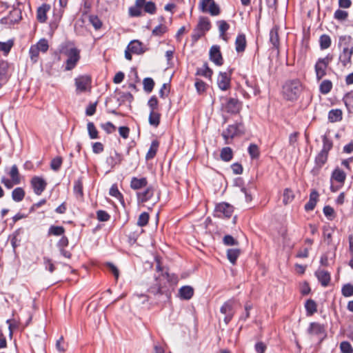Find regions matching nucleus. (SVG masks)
Returning <instances> with one entry per match:
<instances>
[{"label":"nucleus","mask_w":353,"mask_h":353,"mask_svg":"<svg viewBox=\"0 0 353 353\" xmlns=\"http://www.w3.org/2000/svg\"><path fill=\"white\" fill-rule=\"evenodd\" d=\"M303 90V86L300 81L295 79L285 82L283 87V93L284 97L289 101H296L298 99Z\"/></svg>","instance_id":"1"},{"label":"nucleus","mask_w":353,"mask_h":353,"mask_svg":"<svg viewBox=\"0 0 353 353\" xmlns=\"http://www.w3.org/2000/svg\"><path fill=\"white\" fill-rule=\"evenodd\" d=\"M245 128L242 123H235L229 125L228 128L223 131L221 135L225 144H230L234 138L240 137L244 134Z\"/></svg>","instance_id":"2"},{"label":"nucleus","mask_w":353,"mask_h":353,"mask_svg":"<svg viewBox=\"0 0 353 353\" xmlns=\"http://www.w3.org/2000/svg\"><path fill=\"white\" fill-rule=\"evenodd\" d=\"M332 60V57L327 54L323 58H319L315 65L314 70L316 73V77L318 81L321 80L326 74V70Z\"/></svg>","instance_id":"3"},{"label":"nucleus","mask_w":353,"mask_h":353,"mask_svg":"<svg viewBox=\"0 0 353 353\" xmlns=\"http://www.w3.org/2000/svg\"><path fill=\"white\" fill-rule=\"evenodd\" d=\"M80 52L75 48H71L65 52V54L68 57L66 61L65 70H70L73 69L77 65V62L80 59Z\"/></svg>","instance_id":"4"},{"label":"nucleus","mask_w":353,"mask_h":353,"mask_svg":"<svg viewBox=\"0 0 353 353\" xmlns=\"http://www.w3.org/2000/svg\"><path fill=\"white\" fill-rule=\"evenodd\" d=\"M199 6L203 12L210 13L212 16H216L220 13V9L214 0H200Z\"/></svg>","instance_id":"5"},{"label":"nucleus","mask_w":353,"mask_h":353,"mask_svg":"<svg viewBox=\"0 0 353 353\" xmlns=\"http://www.w3.org/2000/svg\"><path fill=\"white\" fill-rule=\"evenodd\" d=\"M233 211L232 205L228 203H221L216 205L214 215L219 218H230Z\"/></svg>","instance_id":"6"},{"label":"nucleus","mask_w":353,"mask_h":353,"mask_svg":"<svg viewBox=\"0 0 353 353\" xmlns=\"http://www.w3.org/2000/svg\"><path fill=\"white\" fill-rule=\"evenodd\" d=\"M234 301L230 299L225 302L220 309V312L225 315L224 322L225 324H228L234 315Z\"/></svg>","instance_id":"7"},{"label":"nucleus","mask_w":353,"mask_h":353,"mask_svg":"<svg viewBox=\"0 0 353 353\" xmlns=\"http://www.w3.org/2000/svg\"><path fill=\"white\" fill-rule=\"evenodd\" d=\"M30 184L34 194L37 195H41L47 186L46 180L38 176H34L31 179Z\"/></svg>","instance_id":"8"},{"label":"nucleus","mask_w":353,"mask_h":353,"mask_svg":"<svg viewBox=\"0 0 353 353\" xmlns=\"http://www.w3.org/2000/svg\"><path fill=\"white\" fill-rule=\"evenodd\" d=\"M91 78L88 75H82L75 79V85L78 92H85L90 87Z\"/></svg>","instance_id":"9"},{"label":"nucleus","mask_w":353,"mask_h":353,"mask_svg":"<svg viewBox=\"0 0 353 353\" xmlns=\"http://www.w3.org/2000/svg\"><path fill=\"white\" fill-rule=\"evenodd\" d=\"M307 332L310 336L321 337L325 335V328L322 324L316 322H312L310 323Z\"/></svg>","instance_id":"10"},{"label":"nucleus","mask_w":353,"mask_h":353,"mask_svg":"<svg viewBox=\"0 0 353 353\" xmlns=\"http://www.w3.org/2000/svg\"><path fill=\"white\" fill-rule=\"evenodd\" d=\"M210 59L217 65H221L223 63L220 47L217 45L212 46L209 52Z\"/></svg>","instance_id":"11"},{"label":"nucleus","mask_w":353,"mask_h":353,"mask_svg":"<svg viewBox=\"0 0 353 353\" xmlns=\"http://www.w3.org/2000/svg\"><path fill=\"white\" fill-rule=\"evenodd\" d=\"M230 76L227 72H221L217 78L218 87L223 91L230 88Z\"/></svg>","instance_id":"12"},{"label":"nucleus","mask_w":353,"mask_h":353,"mask_svg":"<svg viewBox=\"0 0 353 353\" xmlns=\"http://www.w3.org/2000/svg\"><path fill=\"white\" fill-rule=\"evenodd\" d=\"M154 193V190L152 186H148L143 191L138 192L137 193L138 202L145 203L152 199Z\"/></svg>","instance_id":"13"},{"label":"nucleus","mask_w":353,"mask_h":353,"mask_svg":"<svg viewBox=\"0 0 353 353\" xmlns=\"http://www.w3.org/2000/svg\"><path fill=\"white\" fill-rule=\"evenodd\" d=\"M328 157V154L321 152L315 157V166L312 170L314 174H318L321 168L326 163Z\"/></svg>","instance_id":"14"},{"label":"nucleus","mask_w":353,"mask_h":353,"mask_svg":"<svg viewBox=\"0 0 353 353\" xmlns=\"http://www.w3.org/2000/svg\"><path fill=\"white\" fill-rule=\"evenodd\" d=\"M315 275L322 286L326 287L329 285L331 277L330 273L327 271L323 270H318L316 271Z\"/></svg>","instance_id":"15"},{"label":"nucleus","mask_w":353,"mask_h":353,"mask_svg":"<svg viewBox=\"0 0 353 353\" xmlns=\"http://www.w3.org/2000/svg\"><path fill=\"white\" fill-rule=\"evenodd\" d=\"M319 193L316 190H314L311 192L309 201L304 207L305 211H312L314 209L319 199Z\"/></svg>","instance_id":"16"},{"label":"nucleus","mask_w":353,"mask_h":353,"mask_svg":"<svg viewBox=\"0 0 353 353\" xmlns=\"http://www.w3.org/2000/svg\"><path fill=\"white\" fill-rule=\"evenodd\" d=\"M194 295V289L190 285H185L179 290V296L182 300H190Z\"/></svg>","instance_id":"17"},{"label":"nucleus","mask_w":353,"mask_h":353,"mask_svg":"<svg viewBox=\"0 0 353 353\" xmlns=\"http://www.w3.org/2000/svg\"><path fill=\"white\" fill-rule=\"evenodd\" d=\"M225 108L230 113H237L241 108L240 102L236 99L230 98L226 103Z\"/></svg>","instance_id":"18"},{"label":"nucleus","mask_w":353,"mask_h":353,"mask_svg":"<svg viewBox=\"0 0 353 353\" xmlns=\"http://www.w3.org/2000/svg\"><path fill=\"white\" fill-rule=\"evenodd\" d=\"M148 181L145 177H132L130 181V187L133 190H140L147 186Z\"/></svg>","instance_id":"19"},{"label":"nucleus","mask_w":353,"mask_h":353,"mask_svg":"<svg viewBox=\"0 0 353 353\" xmlns=\"http://www.w3.org/2000/svg\"><path fill=\"white\" fill-rule=\"evenodd\" d=\"M196 29L205 34L211 28V23L208 17H201L199 18Z\"/></svg>","instance_id":"20"},{"label":"nucleus","mask_w":353,"mask_h":353,"mask_svg":"<svg viewBox=\"0 0 353 353\" xmlns=\"http://www.w3.org/2000/svg\"><path fill=\"white\" fill-rule=\"evenodd\" d=\"M50 6L48 4L44 3L37 9V19L41 23L46 22L47 19V12L50 10Z\"/></svg>","instance_id":"21"},{"label":"nucleus","mask_w":353,"mask_h":353,"mask_svg":"<svg viewBox=\"0 0 353 353\" xmlns=\"http://www.w3.org/2000/svg\"><path fill=\"white\" fill-rule=\"evenodd\" d=\"M339 46L343 50L347 48V50H353V41L350 36L344 35L341 36L339 40Z\"/></svg>","instance_id":"22"},{"label":"nucleus","mask_w":353,"mask_h":353,"mask_svg":"<svg viewBox=\"0 0 353 353\" xmlns=\"http://www.w3.org/2000/svg\"><path fill=\"white\" fill-rule=\"evenodd\" d=\"M270 41L273 47L278 49L279 47V27L274 26L270 32Z\"/></svg>","instance_id":"23"},{"label":"nucleus","mask_w":353,"mask_h":353,"mask_svg":"<svg viewBox=\"0 0 353 353\" xmlns=\"http://www.w3.org/2000/svg\"><path fill=\"white\" fill-rule=\"evenodd\" d=\"M352 54L353 50H347V48L342 50V52L339 55V60L343 66H346L351 62Z\"/></svg>","instance_id":"24"},{"label":"nucleus","mask_w":353,"mask_h":353,"mask_svg":"<svg viewBox=\"0 0 353 353\" xmlns=\"http://www.w3.org/2000/svg\"><path fill=\"white\" fill-rule=\"evenodd\" d=\"M127 47L133 54H141L144 52L141 42L138 40L130 41Z\"/></svg>","instance_id":"25"},{"label":"nucleus","mask_w":353,"mask_h":353,"mask_svg":"<svg viewBox=\"0 0 353 353\" xmlns=\"http://www.w3.org/2000/svg\"><path fill=\"white\" fill-rule=\"evenodd\" d=\"M246 46L245 36L243 34H239L235 41L236 50L238 52H243Z\"/></svg>","instance_id":"26"},{"label":"nucleus","mask_w":353,"mask_h":353,"mask_svg":"<svg viewBox=\"0 0 353 353\" xmlns=\"http://www.w3.org/2000/svg\"><path fill=\"white\" fill-rule=\"evenodd\" d=\"M342 114L340 109H332L328 113V119L332 123L340 121L342 119Z\"/></svg>","instance_id":"27"},{"label":"nucleus","mask_w":353,"mask_h":353,"mask_svg":"<svg viewBox=\"0 0 353 353\" xmlns=\"http://www.w3.org/2000/svg\"><path fill=\"white\" fill-rule=\"evenodd\" d=\"M220 158L222 161L228 162L233 158V151L230 147L223 148L221 150Z\"/></svg>","instance_id":"28"},{"label":"nucleus","mask_w":353,"mask_h":353,"mask_svg":"<svg viewBox=\"0 0 353 353\" xmlns=\"http://www.w3.org/2000/svg\"><path fill=\"white\" fill-rule=\"evenodd\" d=\"M307 316H312L317 311V305L312 299H308L305 303Z\"/></svg>","instance_id":"29"},{"label":"nucleus","mask_w":353,"mask_h":353,"mask_svg":"<svg viewBox=\"0 0 353 353\" xmlns=\"http://www.w3.org/2000/svg\"><path fill=\"white\" fill-rule=\"evenodd\" d=\"M240 254L241 251L239 249H228L227 251V257L230 262L234 265Z\"/></svg>","instance_id":"30"},{"label":"nucleus","mask_w":353,"mask_h":353,"mask_svg":"<svg viewBox=\"0 0 353 353\" xmlns=\"http://www.w3.org/2000/svg\"><path fill=\"white\" fill-rule=\"evenodd\" d=\"M159 142L156 140L153 141L150 146V148L146 154L145 159L150 160L153 159L158 150Z\"/></svg>","instance_id":"31"},{"label":"nucleus","mask_w":353,"mask_h":353,"mask_svg":"<svg viewBox=\"0 0 353 353\" xmlns=\"http://www.w3.org/2000/svg\"><path fill=\"white\" fill-rule=\"evenodd\" d=\"M161 114L157 110L150 111L149 115V123L154 127H157L160 123Z\"/></svg>","instance_id":"32"},{"label":"nucleus","mask_w":353,"mask_h":353,"mask_svg":"<svg viewBox=\"0 0 353 353\" xmlns=\"http://www.w3.org/2000/svg\"><path fill=\"white\" fill-rule=\"evenodd\" d=\"M9 175L11 179L13 180L14 183H15V184H19L21 183L20 174L16 165H13L11 167Z\"/></svg>","instance_id":"33"},{"label":"nucleus","mask_w":353,"mask_h":353,"mask_svg":"<svg viewBox=\"0 0 353 353\" xmlns=\"http://www.w3.org/2000/svg\"><path fill=\"white\" fill-rule=\"evenodd\" d=\"M322 141H323V148H322L321 152H323V153L328 154L330 150L333 147V142L325 134L322 137Z\"/></svg>","instance_id":"34"},{"label":"nucleus","mask_w":353,"mask_h":353,"mask_svg":"<svg viewBox=\"0 0 353 353\" xmlns=\"http://www.w3.org/2000/svg\"><path fill=\"white\" fill-rule=\"evenodd\" d=\"M332 88V83L331 81L323 80L319 85V91L323 94H328Z\"/></svg>","instance_id":"35"},{"label":"nucleus","mask_w":353,"mask_h":353,"mask_svg":"<svg viewBox=\"0 0 353 353\" xmlns=\"http://www.w3.org/2000/svg\"><path fill=\"white\" fill-rule=\"evenodd\" d=\"M25 196V191L22 188H16L12 192V198L16 202L21 201Z\"/></svg>","instance_id":"36"},{"label":"nucleus","mask_w":353,"mask_h":353,"mask_svg":"<svg viewBox=\"0 0 353 353\" xmlns=\"http://www.w3.org/2000/svg\"><path fill=\"white\" fill-rule=\"evenodd\" d=\"M346 178L345 173L340 169H336L334 170L332 174V179H334L339 183H343Z\"/></svg>","instance_id":"37"},{"label":"nucleus","mask_w":353,"mask_h":353,"mask_svg":"<svg viewBox=\"0 0 353 353\" xmlns=\"http://www.w3.org/2000/svg\"><path fill=\"white\" fill-rule=\"evenodd\" d=\"M217 24L219 26V31L220 33V37L223 39L226 40L225 34L230 28V25L224 20L218 21Z\"/></svg>","instance_id":"38"},{"label":"nucleus","mask_w":353,"mask_h":353,"mask_svg":"<svg viewBox=\"0 0 353 353\" xmlns=\"http://www.w3.org/2000/svg\"><path fill=\"white\" fill-rule=\"evenodd\" d=\"M83 17L85 19H88L90 23H91L93 26L95 30H99L101 28L102 23L101 20L98 18V17L95 15L88 16L86 14H84Z\"/></svg>","instance_id":"39"},{"label":"nucleus","mask_w":353,"mask_h":353,"mask_svg":"<svg viewBox=\"0 0 353 353\" xmlns=\"http://www.w3.org/2000/svg\"><path fill=\"white\" fill-rule=\"evenodd\" d=\"M74 193L77 199H82L83 193V183L81 180L79 179L74 182Z\"/></svg>","instance_id":"40"},{"label":"nucleus","mask_w":353,"mask_h":353,"mask_svg":"<svg viewBox=\"0 0 353 353\" xmlns=\"http://www.w3.org/2000/svg\"><path fill=\"white\" fill-rule=\"evenodd\" d=\"M320 48L321 50L328 48L331 45L330 37L327 34H323L319 39Z\"/></svg>","instance_id":"41"},{"label":"nucleus","mask_w":353,"mask_h":353,"mask_svg":"<svg viewBox=\"0 0 353 353\" xmlns=\"http://www.w3.org/2000/svg\"><path fill=\"white\" fill-rule=\"evenodd\" d=\"M294 199V194L292 190L285 188L283 192V203L285 205L290 203Z\"/></svg>","instance_id":"42"},{"label":"nucleus","mask_w":353,"mask_h":353,"mask_svg":"<svg viewBox=\"0 0 353 353\" xmlns=\"http://www.w3.org/2000/svg\"><path fill=\"white\" fill-rule=\"evenodd\" d=\"M334 232V229L330 226H324L323 228V235L325 241H327V244H330L332 242V236Z\"/></svg>","instance_id":"43"},{"label":"nucleus","mask_w":353,"mask_h":353,"mask_svg":"<svg viewBox=\"0 0 353 353\" xmlns=\"http://www.w3.org/2000/svg\"><path fill=\"white\" fill-rule=\"evenodd\" d=\"M196 74L206 78H210L212 74V70L205 63L202 68L197 70Z\"/></svg>","instance_id":"44"},{"label":"nucleus","mask_w":353,"mask_h":353,"mask_svg":"<svg viewBox=\"0 0 353 353\" xmlns=\"http://www.w3.org/2000/svg\"><path fill=\"white\" fill-rule=\"evenodd\" d=\"M6 72H7V63L5 62L0 63V88L2 85L6 83Z\"/></svg>","instance_id":"45"},{"label":"nucleus","mask_w":353,"mask_h":353,"mask_svg":"<svg viewBox=\"0 0 353 353\" xmlns=\"http://www.w3.org/2000/svg\"><path fill=\"white\" fill-rule=\"evenodd\" d=\"M143 89L146 92H151L154 86V81L150 77L145 78L143 81Z\"/></svg>","instance_id":"46"},{"label":"nucleus","mask_w":353,"mask_h":353,"mask_svg":"<svg viewBox=\"0 0 353 353\" xmlns=\"http://www.w3.org/2000/svg\"><path fill=\"white\" fill-rule=\"evenodd\" d=\"M248 150L250 157L252 159H257L259 157L260 152L257 145L254 143H251L249 145Z\"/></svg>","instance_id":"47"},{"label":"nucleus","mask_w":353,"mask_h":353,"mask_svg":"<svg viewBox=\"0 0 353 353\" xmlns=\"http://www.w3.org/2000/svg\"><path fill=\"white\" fill-rule=\"evenodd\" d=\"M33 46L43 53L46 52L49 48L48 42L46 39H40L37 44Z\"/></svg>","instance_id":"48"},{"label":"nucleus","mask_w":353,"mask_h":353,"mask_svg":"<svg viewBox=\"0 0 353 353\" xmlns=\"http://www.w3.org/2000/svg\"><path fill=\"white\" fill-rule=\"evenodd\" d=\"M14 45L12 40H8L6 42L0 41V50L5 54H8Z\"/></svg>","instance_id":"49"},{"label":"nucleus","mask_w":353,"mask_h":353,"mask_svg":"<svg viewBox=\"0 0 353 353\" xmlns=\"http://www.w3.org/2000/svg\"><path fill=\"white\" fill-rule=\"evenodd\" d=\"M194 85L199 94L204 93L208 87V85L201 79H196Z\"/></svg>","instance_id":"50"},{"label":"nucleus","mask_w":353,"mask_h":353,"mask_svg":"<svg viewBox=\"0 0 353 353\" xmlns=\"http://www.w3.org/2000/svg\"><path fill=\"white\" fill-rule=\"evenodd\" d=\"M88 134L90 139L98 138V131L92 122H88L87 125Z\"/></svg>","instance_id":"51"},{"label":"nucleus","mask_w":353,"mask_h":353,"mask_svg":"<svg viewBox=\"0 0 353 353\" xmlns=\"http://www.w3.org/2000/svg\"><path fill=\"white\" fill-rule=\"evenodd\" d=\"M341 293L345 297L353 296V285L347 283L342 287Z\"/></svg>","instance_id":"52"},{"label":"nucleus","mask_w":353,"mask_h":353,"mask_svg":"<svg viewBox=\"0 0 353 353\" xmlns=\"http://www.w3.org/2000/svg\"><path fill=\"white\" fill-rule=\"evenodd\" d=\"M40 51L35 48V46H32L29 50L30 58L32 63H36L38 61L39 55Z\"/></svg>","instance_id":"53"},{"label":"nucleus","mask_w":353,"mask_h":353,"mask_svg":"<svg viewBox=\"0 0 353 353\" xmlns=\"http://www.w3.org/2000/svg\"><path fill=\"white\" fill-rule=\"evenodd\" d=\"M149 221V214L147 212H142L138 219L137 225L140 227L145 226Z\"/></svg>","instance_id":"54"},{"label":"nucleus","mask_w":353,"mask_h":353,"mask_svg":"<svg viewBox=\"0 0 353 353\" xmlns=\"http://www.w3.org/2000/svg\"><path fill=\"white\" fill-rule=\"evenodd\" d=\"M347 12L340 9L336 10L334 14V19L339 21H344L347 18Z\"/></svg>","instance_id":"55"},{"label":"nucleus","mask_w":353,"mask_h":353,"mask_svg":"<svg viewBox=\"0 0 353 353\" xmlns=\"http://www.w3.org/2000/svg\"><path fill=\"white\" fill-rule=\"evenodd\" d=\"M65 232L63 227L52 225L49 229V234L55 236L62 235Z\"/></svg>","instance_id":"56"},{"label":"nucleus","mask_w":353,"mask_h":353,"mask_svg":"<svg viewBox=\"0 0 353 353\" xmlns=\"http://www.w3.org/2000/svg\"><path fill=\"white\" fill-rule=\"evenodd\" d=\"M62 164V159L60 157L54 158L50 163V168L54 171H58Z\"/></svg>","instance_id":"57"},{"label":"nucleus","mask_w":353,"mask_h":353,"mask_svg":"<svg viewBox=\"0 0 353 353\" xmlns=\"http://www.w3.org/2000/svg\"><path fill=\"white\" fill-rule=\"evenodd\" d=\"M112 196L115 197L119 200L121 204L124 206V201L122 194L119 192L117 187L114 185H112Z\"/></svg>","instance_id":"58"},{"label":"nucleus","mask_w":353,"mask_h":353,"mask_svg":"<svg viewBox=\"0 0 353 353\" xmlns=\"http://www.w3.org/2000/svg\"><path fill=\"white\" fill-rule=\"evenodd\" d=\"M340 349L343 353H352L353 348L351 344L347 341H343L340 344Z\"/></svg>","instance_id":"59"},{"label":"nucleus","mask_w":353,"mask_h":353,"mask_svg":"<svg viewBox=\"0 0 353 353\" xmlns=\"http://www.w3.org/2000/svg\"><path fill=\"white\" fill-rule=\"evenodd\" d=\"M167 30L168 28L165 25L160 24L152 30V34L159 37L165 33Z\"/></svg>","instance_id":"60"},{"label":"nucleus","mask_w":353,"mask_h":353,"mask_svg":"<svg viewBox=\"0 0 353 353\" xmlns=\"http://www.w3.org/2000/svg\"><path fill=\"white\" fill-rule=\"evenodd\" d=\"M143 8L145 12L149 14H153L156 12V5L152 1L146 2Z\"/></svg>","instance_id":"61"},{"label":"nucleus","mask_w":353,"mask_h":353,"mask_svg":"<svg viewBox=\"0 0 353 353\" xmlns=\"http://www.w3.org/2000/svg\"><path fill=\"white\" fill-rule=\"evenodd\" d=\"M323 213L329 220H332L334 217V210L330 205H326L323 208Z\"/></svg>","instance_id":"62"},{"label":"nucleus","mask_w":353,"mask_h":353,"mask_svg":"<svg viewBox=\"0 0 353 353\" xmlns=\"http://www.w3.org/2000/svg\"><path fill=\"white\" fill-rule=\"evenodd\" d=\"M97 218L99 221H107L110 219V215L105 211L98 210L97 212Z\"/></svg>","instance_id":"63"},{"label":"nucleus","mask_w":353,"mask_h":353,"mask_svg":"<svg viewBox=\"0 0 353 353\" xmlns=\"http://www.w3.org/2000/svg\"><path fill=\"white\" fill-rule=\"evenodd\" d=\"M223 241L226 245H236L238 244V241L231 235H225L223 237Z\"/></svg>","instance_id":"64"}]
</instances>
